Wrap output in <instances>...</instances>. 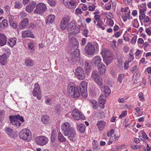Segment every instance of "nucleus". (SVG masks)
I'll return each instance as SVG.
<instances>
[{
	"label": "nucleus",
	"mask_w": 151,
	"mask_h": 151,
	"mask_svg": "<svg viewBox=\"0 0 151 151\" xmlns=\"http://www.w3.org/2000/svg\"><path fill=\"white\" fill-rule=\"evenodd\" d=\"M68 92L71 96H73L75 98H77L79 96L80 93L78 88H75L74 83H70L68 85Z\"/></svg>",
	"instance_id": "1"
},
{
	"label": "nucleus",
	"mask_w": 151,
	"mask_h": 151,
	"mask_svg": "<svg viewBox=\"0 0 151 151\" xmlns=\"http://www.w3.org/2000/svg\"><path fill=\"white\" fill-rule=\"evenodd\" d=\"M9 118L10 123L12 125L18 127L20 126L21 123L20 122V121L22 122H24L23 118L19 114L10 116Z\"/></svg>",
	"instance_id": "2"
},
{
	"label": "nucleus",
	"mask_w": 151,
	"mask_h": 151,
	"mask_svg": "<svg viewBox=\"0 0 151 151\" xmlns=\"http://www.w3.org/2000/svg\"><path fill=\"white\" fill-rule=\"evenodd\" d=\"M47 7L45 4L39 3L36 5V9L34 11L35 14H42L47 9Z\"/></svg>",
	"instance_id": "3"
},
{
	"label": "nucleus",
	"mask_w": 151,
	"mask_h": 151,
	"mask_svg": "<svg viewBox=\"0 0 151 151\" xmlns=\"http://www.w3.org/2000/svg\"><path fill=\"white\" fill-rule=\"evenodd\" d=\"M87 82L83 81L80 85L79 89L82 96L84 98L87 97Z\"/></svg>",
	"instance_id": "4"
},
{
	"label": "nucleus",
	"mask_w": 151,
	"mask_h": 151,
	"mask_svg": "<svg viewBox=\"0 0 151 151\" xmlns=\"http://www.w3.org/2000/svg\"><path fill=\"white\" fill-rule=\"evenodd\" d=\"M84 50L87 54L92 55L94 53L95 49V46L93 44L88 43L85 46Z\"/></svg>",
	"instance_id": "5"
},
{
	"label": "nucleus",
	"mask_w": 151,
	"mask_h": 151,
	"mask_svg": "<svg viewBox=\"0 0 151 151\" xmlns=\"http://www.w3.org/2000/svg\"><path fill=\"white\" fill-rule=\"evenodd\" d=\"M69 39L70 47L71 48L70 50H78L77 48L78 45V42L76 38L71 36V37H70V39Z\"/></svg>",
	"instance_id": "6"
},
{
	"label": "nucleus",
	"mask_w": 151,
	"mask_h": 151,
	"mask_svg": "<svg viewBox=\"0 0 151 151\" xmlns=\"http://www.w3.org/2000/svg\"><path fill=\"white\" fill-rule=\"evenodd\" d=\"M61 129L63 132H73L75 131L74 128L70 127V123L67 122L62 124Z\"/></svg>",
	"instance_id": "7"
},
{
	"label": "nucleus",
	"mask_w": 151,
	"mask_h": 151,
	"mask_svg": "<svg viewBox=\"0 0 151 151\" xmlns=\"http://www.w3.org/2000/svg\"><path fill=\"white\" fill-rule=\"evenodd\" d=\"M34 86L35 87L32 92L34 96H37V99H38L40 100L41 96V92L40 86L37 83H36Z\"/></svg>",
	"instance_id": "8"
},
{
	"label": "nucleus",
	"mask_w": 151,
	"mask_h": 151,
	"mask_svg": "<svg viewBox=\"0 0 151 151\" xmlns=\"http://www.w3.org/2000/svg\"><path fill=\"white\" fill-rule=\"evenodd\" d=\"M76 76L80 80H82L85 78V76L84 70L80 67L77 68L75 72Z\"/></svg>",
	"instance_id": "9"
},
{
	"label": "nucleus",
	"mask_w": 151,
	"mask_h": 151,
	"mask_svg": "<svg viewBox=\"0 0 151 151\" xmlns=\"http://www.w3.org/2000/svg\"><path fill=\"white\" fill-rule=\"evenodd\" d=\"M72 115L73 117L76 120H78L80 119L83 120L84 119L85 117L81 112H79L77 109H74L73 110Z\"/></svg>",
	"instance_id": "10"
},
{
	"label": "nucleus",
	"mask_w": 151,
	"mask_h": 151,
	"mask_svg": "<svg viewBox=\"0 0 151 151\" xmlns=\"http://www.w3.org/2000/svg\"><path fill=\"white\" fill-rule=\"evenodd\" d=\"M36 141L38 145L43 146L47 143L48 139L45 136H40L37 137L36 138Z\"/></svg>",
	"instance_id": "11"
},
{
	"label": "nucleus",
	"mask_w": 151,
	"mask_h": 151,
	"mask_svg": "<svg viewBox=\"0 0 151 151\" xmlns=\"http://www.w3.org/2000/svg\"><path fill=\"white\" fill-rule=\"evenodd\" d=\"M70 21V18L68 16H66L62 19L60 24V27L62 29L64 30L65 29Z\"/></svg>",
	"instance_id": "12"
},
{
	"label": "nucleus",
	"mask_w": 151,
	"mask_h": 151,
	"mask_svg": "<svg viewBox=\"0 0 151 151\" xmlns=\"http://www.w3.org/2000/svg\"><path fill=\"white\" fill-rule=\"evenodd\" d=\"M79 50H76L73 51L70 54V59L72 62L74 61V60H76V58H79L80 55Z\"/></svg>",
	"instance_id": "13"
},
{
	"label": "nucleus",
	"mask_w": 151,
	"mask_h": 151,
	"mask_svg": "<svg viewBox=\"0 0 151 151\" xmlns=\"http://www.w3.org/2000/svg\"><path fill=\"white\" fill-rule=\"evenodd\" d=\"M36 3L35 1L30 2L26 7V11L28 13H30L33 11L36 6Z\"/></svg>",
	"instance_id": "14"
},
{
	"label": "nucleus",
	"mask_w": 151,
	"mask_h": 151,
	"mask_svg": "<svg viewBox=\"0 0 151 151\" xmlns=\"http://www.w3.org/2000/svg\"><path fill=\"white\" fill-rule=\"evenodd\" d=\"M101 58L99 56H96L92 58L91 63L92 64L98 66L101 63Z\"/></svg>",
	"instance_id": "15"
},
{
	"label": "nucleus",
	"mask_w": 151,
	"mask_h": 151,
	"mask_svg": "<svg viewBox=\"0 0 151 151\" xmlns=\"http://www.w3.org/2000/svg\"><path fill=\"white\" fill-rule=\"evenodd\" d=\"M19 137L23 140L29 141L31 136V133H19Z\"/></svg>",
	"instance_id": "16"
},
{
	"label": "nucleus",
	"mask_w": 151,
	"mask_h": 151,
	"mask_svg": "<svg viewBox=\"0 0 151 151\" xmlns=\"http://www.w3.org/2000/svg\"><path fill=\"white\" fill-rule=\"evenodd\" d=\"M29 21L27 18L23 19L19 24V27L20 29H24L29 24Z\"/></svg>",
	"instance_id": "17"
},
{
	"label": "nucleus",
	"mask_w": 151,
	"mask_h": 151,
	"mask_svg": "<svg viewBox=\"0 0 151 151\" xmlns=\"http://www.w3.org/2000/svg\"><path fill=\"white\" fill-rule=\"evenodd\" d=\"M22 37L23 38L29 37L34 38V35L29 30H25L22 31Z\"/></svg>",
	"instance_id": "18"
},
{
	"label": "nucleus",
	"mask_w": 151,
	"mask_h": 151,
	"mask_svg": "<svg viewBox=\"0 0 151 151\" xmlns=\"http://www.w3.org/2000/svg\"><path fill=\"white\" fill-rule=\"evenodd\" d=\"M55 18L54 15H50L46 18L45 22L47 25H50L54 22Z\"/></svg>",
	"instance_id": "19"
},
{
	"label": "nucleus",
	"mask_w": 151,
	"mask_h": 151,
	"mask_svg": "<svg viewBox=\"0 0 151 151\" xmlns=\"http://www.w3.org/2000/svg\"><path fill=\"white\" fill-rule=\"evenodd\" d=\"M7 38L3 34L0 33V46H2L6 44Z\"/></svg>",
	"instance_id": "20"
},
{
	"label": "nucleus",
	"mask_w": 151,
	"mask_h": 151,
	"mask_svg": "<svg viewBox=\"0 0 151 151\" xmlns=\"http://www.w3.org/2000/svg\"><path fill=\"white\" fill-rule=\"evenodd\" d=\"M8 57L6 54H3L0 56V63L2 65L6 64L7 62V59Z\"/></svg>",
	"instance_id": "21"
},
{
	"label": "nucleus",
	"mask_w": 151,
	"mask_h": 151,
	"mask_svg": "<svg viewBox=\"0 0 151 151\" xmlns=\"http://www.w3.org/2000/svg\"><path fill=\"white\" fill-rule=\"evenodd\" d=\"M80 32V29L76 25H75L74 27V30L71 32H69L68 33V37L69 38H70L71 37V36L73 35H75L76 34Z\"/></svg>",
	"instance_id": "22"
},
{
	"label": "nucleus",
	"mask_w": 151,
	"mask_h": 151,
	"mask_svg": "<svg viewBox=\"0 0 151 151\" xmlns=\"http://www.w3.org/2000/svg\"><path fill=\"white\" fill-rule=\"evenodd\" d=\"M101 90L103 91L105 95V96L107 97L111 93V90L107 86H104L103 85L100 87Z\"/></svg>",
	"instance_id": "23"
},
{
	"label": "nucleus",
	"mask_w": 151,
	"mask_h": 151,
	"mask_svg": "<svg viewBox=\"0 0 151 151\" xmlns=\"http://www.w3.org/2000/svg\"><path fill=\"white\" fill-rule=\"evenodd\" d=\"M103 95L101 94L99 98V106L101 109H103L104 108V104L106 102V100L104 99H103Z\"/></svg>",
	"instance_id": "24"
},
{
	"label": "nucleus",
	"mask_w": 151,
	"mask_h": 151,
	"mask_svg": "<svg viewBox=\"0 0 151 151\" xmlns=\"http://www.w3.org/2000/svg\"><path fill=\"white\" fill-rule=\"evenodd\" d=\"M95 83L100 87L103 86V81L102 77L100 75L94 80Z\"/></svg>",
	"instance_id": "25"
},
{
	"label": "nucleus",
	"mask_w": 151,
	"mask_h": 151,
	"mask_svg": "<svg viewBox=\"0 0 151 151\" xmlns=\"http://www.w3.org/2000/svg\"><path fill=\"white\" fill-rule=\"evenodd\" d=\"M108 57H103L104 62L107 65L109 64L113 59L112 55H109Z\"/></svg>",
	"instance_id": "26"
},
{
	"label": "nucleus",
	"mask_w": 151,
	"mask_h": 151,
	"mask_svg": "<svg viewBox=\"0 0 151 151\" xmlns=\"http://www.w3.org/2000/svg\"><path fill=\"white\" fill-rule=\"evenodd\" d=\"M106 67L103 64L101 63L98 66V69L100 73L103 74L104 73L106 70Z\"/></svg>",
	"instance_id": "27"
},
{
	"label": "nucleus",
	"mask_w": 151,
	"mask_h": 151,
	"mask_svg": "<svg viewBox=\"0 0 151 151\" xmlns=\"http://www.w3.org/2000/svg\"><path fill=\"white\" fill-rule=\"evenodd\" d=\"M17 39L15 37H13L9 39L8 42V44L11 47L13 46L16 43Z\"/></svg>",
	"instance_id": "28"
},
{
	"label": "nucleus",
	"mask_w": 151,
	"mask_h": 151,
	"mask_svg": "<svg viewBox=\"0 0 151 151\" xmlns=\"http://www.w3.org/2000/svg\"><path fill=\"white\" fill-rule=\"evenodd\" d=\"M33 60L30 59H26L25 62V64L27 66H32L34 65Z\"/></svg>",
	"instance_id": "29"
},
{
	"label": "nucleus",
	"mask_w": 151,
	"mask_h": 151,
	"mask_svg": "<svg viewBox=\"0 0 151 151\" xmlns=\"http://www.w3.org/2000/svg\"><path fill=\"white\" fill-rule=\"evenodd\" d=\"M102 55L103 57H106L109 55H112V54L109 49H105L103 51Z\"/></svg>",
	"instance_id": "30"
},
{
	"label": "nucleus",
	"mask_w": 151,
	"mask_h": 151,
	"mask_svg": "<svg viewBox=\"0 0 151 151\" xmlns=\"http://www.w3.org/2000/svg\"><path fill=\"white\" fill-rule=\"evenodd\" d=\"M106 125V123L103 121H100L98 122L97 124V126L100 130L103 128Z\"/></svg>",
	"instance_id": "31"
},
{
	"label": "nucleus",
	"mask_w": 151,
	"mask_h": 151,
	"mask_svg": "<svg viewBox=\"0 0 151 151\" xmlns=\"http://www.w3.org/2000/svg\"><path fill=\"white\" fill-rule=\"evenodd\" d=\"M99 76V72L97 71L94 70L92 72L91 78L92 79L94 80Z\"/></svg>",
	"instance_id": "32"
},
{
	"label": "nucleus",
	"mask_w": 151,
	"mask_h": 151,
	"mask_svg": "<svg viewBox=\"0 0 151 151\" xmlns=\"http://www.w3.org/2000/svg\"><path fill=\"white\" fill-rule=\"evenodd\" d=\"M90 103L91 104V106H92L93 109H95L98 107L97 102L95 100H92L90 101Z\"/></svg>",
	"instance_id": "33"
},
{
	"label": "nucleus",
	"mask_w": 151,
	"mask_h": 151,
	"mask_svg": "<svg viewBox=\"0 0 151 151\" xmlns=\"http://www.w3.org/2000/svg\"><path fill=\"white\" fill-rule=\"evenodd\" d=\"M49 119V116L47 115L43 116L41 118L42 122L45 124H46L48 122Z\"/></svg>",
	"instance_id": "34"
},
{
	"label": "nucleus",
	"mask_w": 151,
	"mask_h": 151,
	"mask_svg": "<svg viewBox=\"0 0 151 151\" xmlns=\"http://www.w3.org/2000/svg\"><path fill=\"white\" fill-rule=\"evenodd\" d=\"M14 4V7L15 9H20L22 6V3L19 1H15Z\"/></svg>",
	"instance_id": "35"
},
{
	"label": "nucleus",
	"mask_w": 151,
	"mask_h": 151,
	"mask_svg": "<svg viewBox=\"0 0 151 151\" xmlns=\"http://www.w3.org/2000/svg\"><path fill=\"white\" fill-rule=\"evenodd\" d=\"M85 129V126L83 124H80L77 128V129L80 132H84Z\"/></svg>",
	"instance_id": "36"
},
{
	"label": "nucleus",
	"mask_w": 151,
	"mask_h": 151,
	"mask_svg": "<svg viewBox=\"0 0 151 151\" xmlns=\"http://www.w3.org/2000/svg\"><path fill=\"white\" fill-rule=\"evenodd\" d=\"M58 138L59 141L60 142H64L65 140V138L61 134V133H59Z\"/></svg>",
	"instance_id": "37"
},
{
	"label": "nucleus",
	"mask_w": 151,
	"mask_h": 151,
	"mask_svg": "<svg viewBox=\"0 0 151 151\" xmlns=\"http://www.w3.org/2000/svg\"><path fill=\"white\" fill-rule=\"evenodd\" d=\"M75 23L73 22H71L68 25L67 30L68 32L72 30L73 28V27H75Z\"/></svg>",
	"instance_id": "38"
},
{
	"label": "nucleus",
	"mask_w": 151,
	"mask_h": 151,
	"mask_svg": "<svg viewBox=\"0 0 151 151\" xmlns=\"http://www.w3.org/2000/svg\"><path fill=\"white\" fill-rule=\"evenodd\" d=\"M132 25L133 26L136 28H138L139 26V23L136 19H134L132 22Z\"/></svg>",
	"instance_id": "39"
},
{
	"label": "nucleus",
	"mask_w": 151,
	"mask_h": 151,
	"mask_svg": "<svg viewBox=\"0 0 151 151\" xmlns=\"http://www.w3.org/2000/svg\"><path fill=\"white\" fill-rule=\"evenodd\" d=\"M125 75L124 74H120L118 76L117 81H119L120 83H122V80L125 77Z\"/></svg>",
	"instance_id": "40"
},
{
	"label": "nucleus",
	"mask_w": 151,
	"mask_h": 151,
	"mask_svg": "<svg viewBox=\"0 0 151 151\" xmlns=\"http://www.w3.org/2000/svg\"><path fill=\"white\" fill-rule=\"evenodd\" d=\"M57 134L55 133H52L51 136V143L54 142L56 137Z\"/></svg>",
	"instance_id": "41"
},
{
	"label": "nucleus",
	"mask_w": 151,
	"mask_h": 151,
	"mask_svg": "<svg viewBox=\"0 0 151 151\" xmlns=\"http://www.w3.org/2000/svg\"><path fill=\"white\" fill-rule=\"evenodd\" d=\"M48 3L51 6H54L56 4V1L55 0H47Z\"/></svg>",
	"instance_id": "42"
},
{
	"label": "nucleus",
	"mask_w": 151,
	"mask_h": 151,
	"mask_svg": "<svg viewBox=\"0 0 151 151\" xmlns=\"http://www.w3.org/2000/svg\"><path fill=\"white\" fill-rule=\"evenodd\" d=\"M129 12H128V13L127 14H126L125 15H122V17L124 21H125L127 20V18H128V17H129V14H130V11L129 10Z\"/></svg>",
	"instance_id": "43"
},
{
	"label": "nucleus",
	"mask_w": 151,
	"mask_h": 151,
	"mask_svg": "<svg viewBox=\"0 0 151 151\" xmlns=\"http://www.w3.org/2000/svg\"><path fill=\"white\" fill-rule=\"evenodd\" d=\"M114 133H113L112 134L110 137V139L113 140L114 141L116 139H117L118 137H116L115 134H114Z\"/></svg>",
	"instance_id": "44"
},
{
	"label": "nucleus",
	"mask_w": 151,
	"mask_h": 151,
	"mask_svg": "<svg viewBox=\"0 0 151 151\" xmlns=\"http://www.w3.org/2000/svg\"><path fill=\"white\" fill-rule=\"evenodd\" d=\"M8 134L12 138L17 137L18 134L16 133H8Z\"/></svg>",
	"instance_id": "45"
},
{
	"label": "nucleus",
	"mask_w": 151,
	"mask_h": 151,
	"mask_svg": "<svg viewBox=\"0 0 151 151\" xmlns=\"http://www.w3.org/2000/svg\"><path fill=\"white\" fill-rule=\"evenodd\" d=\"M2 24L4 25V27H7L8 25L7 20L6 19H4L2 22Z\"/></svg>",
	"instance_id": "46"
},
{
	"label": "nucleus",
	"mask_w": 151,
	"mask_h": 151,
	"mask_svg": "<svg viewBox=\"0 0 151 151\" xmlns=\"http://www.w3.org/2000/svg\"><path fill=\"white\" fill-rule=\"evenodd\" d=\"M9 25L13 29H16L17 27V24L14 22H11L9 23Z\"/></svg>",
	"instance_id": "47"
},
{
	"label": "nucleus",
	"mask_w": 151,
	"mask_h": 151,
	"mask_svg": "<svg viewBox=\"0 0 151 151\" xmlns=\"http://www.w3.org/2000/svg\"><path fill=\"white\" fill-rule=\"evenodd\" d=\"M76 133H71L70 135L68 136V137L70 140L72 139H73L76 136Z\"/></svg>",
	"instance_id": "48"
},
{
	"label": "nucleus",
	"mask_w": 151,
	"mask_h": 151,
	"mask_svg": "<svg viewBox=\"0 0 151 151\" xmlns=\"http://www.w3.org/2000/svg\"><path fill=\"white\" fill-rule=\"evenodd\" d=\"M139 96L140 100L142 101H143L144 100V97L143 96V94L142 93H140L139 94Z\"/></svg>",
	"instance_id": "49"
},
{
	"label": "nucleus",
	"mask_w": 151,
	"mask_h": 151,
	"mask_svg": "<svg viewBox=\"0 0 151 151\" xmlns=\"http://www.w3.org/2000/svg\"><path fill=\"white\" fill-rule=\"evenodd\" d=\"M90 65L88 63L86 62L85 63V68L86 70H89L90 68Z\"/></svg>",
	"instance_id": "50"
},
{
	"label": "nucleus",
	"mask_w": 151,
	"mask_h": 151,
	"mask_svg": "<svg viewBox=\"0 0 151 151\" xmlns=\"http://www.w3.org/2000/svg\"><path fill=\"white\" fill-rule=\"evenodd\" d=\"M127 114V111H123L121 115L119 116V118H122V117L125 116Z\"/></svg>",
	"instance_id": "51"
},
{
	"label": "nucleus",
	"mask_w": 151,
	"mask_h": 151,
	"mask_svg": "<svg viewBox=\"0 0 151 151\" xmlns=\"http://www.w3.org/2000/svg\"><path fill=\"white\" fill-rule=\"evenodd\" d=\"M5 10L6 11V13L7 14L9 11L10 9V7L8 5H6L4 6Z\"/></svg>",
	"instance_id": "52"
},
{
	"label": "nucleus",
	"mask_w": 151,
	"mask_h": 151,
	"mask_svg": "<svg viewBox=\"0 0 151 151\" xmlns=\"http://www.w3.org/2000/svg\"><path fill=\"white\" fill-rule=\"evenodd\" d=\"M60 107L59 105H57L55 107V109L56 112H58L60 111Z\"/></svg>",
	"instance_id": "53"
},
{
	"label": "nucleus",
	"mask_w": 151,
	"mask_h": 151,
	"mask_svg": "<svg viewBox=\"0 0 151 151\" xmlns=\"http://www.w3.org/2000/svg\"><path fill=\"white\" fill-rule=\"evenodd\" d=\"M139 16V18L140 20H142L145 18V15L144 13H140Z\"/></svg>",
	"instance_id": "54"
},
{
	"label": "nucleus",
	"mask_w": 151,
	"mask_h": 151,
	"mask_svg": "<svg viewBox=\"0 0 151 151\" xmlns=\"http://www.w3.org/2000/svg\"><path fill=\"white\" fill-rule=\"evenodd\" d=\"M76 4V1H75L73 0H71L69 1L68 3L67 4H70L72 6H74Z\"/></svg>",
	"instance_id": "55"
},
{
	"label": "nucleus",
	"mask_w": 151,
	"mask_h": 151,
	"mask_svg": "<svg viewBox=\"0 0 151 151\" xmlns=\"http://www.w3.org/2000/svg\"><path fill=\"white\" fill-rule=\"evenodd\" d=\"M27 13L24 12H22L20 14V15L22 17H24L27 15Z\"/></svg>",
	"instance_id": "56"
},
{
	"label": "nucleus",
	"mask_w": 151,
	"mask_h": 151,
	"mask_svg": "<svg viewBox=\"0 0 151 151\" xmlns=\"http://www.w3.org/2000/svg\"><path fill=\"white\" fill-rule=\"evenodd\" d=\"M150 21V18L148 16H146L144 18V23H147Z\"/></svg>",
	"instance_id": "57"
},
{
	"label": "nucleus",
	"mask_w": 151,
	"mask_h": 151,
	"mask_svg": "<svg viewBox=\"0 0 151 151\" xmlns=\"http://www.w3.org/2000/svg\"><path fill=\"white\" fill-rule=\"evenodd\" d=\"M34 47L33 44H31L29 45L28 47L32 50L31 52H33L34 51V49H33Z\"/></svg>",
	"instance_id": "58"
},
{
	"label": "nucleus",
	"mask_w": 151,
	"mask_h": 151,
	"mask_svg": "<svg viewBox=\"0 0 151 151\" xmlns=\"http://www.w3.org/2000/svg\"><path fill=\"white\" fill-rule=\"evenodd\" d=\"M88 33V30L87 29H84L83 30V35L86 37H87V34Z\"/></svg>",
	"instance_id": "59"
},
{
	"label": "nucleus",
	"mask_w": 151,
	"mask_h": 151,
	"mask_svg": "<svg viewBox=\"0 0 151 151\" xmlns=\"http://www.w3.org/2000/svg\"><path fill=\"white\" fill-rule=\"evenodd\" d=\"M128 65V63L126 61H125L124 63V67L125 69H127L129 67Z\"/></svg>",
	"instance_id": "60"
},
{
	"label": "nucleus",
	"mask_w": 151,
	"mask_h": 151,
	"mask_svg": "<svg viewBox=\"0 0 151 151\" xmlns=\"http://www.w3.org/2000/svg\"><path fill=\"white\" fill-rule=\"evenodd\" d=\"M94 7H93V6L91 5L89 6L88 7V10L91 11H93L95 8V6L94 5Z\"/></svg>",
	"instance_id": "61"
},
{
	"label": "nucleus",
	"mask_w": 151,
	"mask_h": 151,
	"mask_svg": "<svg viewBox=\"0 0 151 151\" xmlns=\"http://www.w3.org/2000/svg\"><path fill=\"white\" fill-rule=\"evenodd\" d=\"M94 18L97 21H99L100 20V16L99 15H95Z\"/></svg>",
	"instance_id": "62"
},
{
	"label": "nucleus",
	"mask_w": 151,
	"mask_h": 151,
	"mask_svg": "<svg viewBox=\"0 0 151 151\" xmlns=\"http://www.w3.org/2000/svg\"><path fill=\"white\" fill-rule=\"evenodd\" d=\"M129 55L130 56V57L129 58V60L130 62H132L134 59V57L133 56V54H131V53H129Z\"/></svg>",
	"instance_id": "63"
},
{
	"label": "nucleus",
	"mask_w": 151,
	"mask_h": 151,
	"mask_svg": "<svg viewBox=\"0 0 151 151\" xmlns=\"http://www.w3.org/2000/svg\"><path fill=\"white\" fill-rule=\"evenodd\" d=\"M136 37L135 36L131 40V42L132 43H134L136 41Z\"/></svg>",
	"instance_id": "64"
}]
</instances>
